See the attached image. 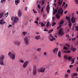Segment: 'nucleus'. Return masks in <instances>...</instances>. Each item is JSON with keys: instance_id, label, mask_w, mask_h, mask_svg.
<instances>
[{"instance_id": "f257e3e1", "label": "nucleus", "mask_w": 78, "mask_h": 78, "mask_svg": "<svg viewBox=\"0 0 78 78\" xmlns=\"http://www.w3.org/2000/svg\"><path fill=\"white\" fill-rule=\"evenodd\" d=\"M62 8H60L58 10V13L56 15L55 17L57 18L58 19H59V18L60 17V16L59 15V14H61L62 15V13H63V9Z\"/></svg>"}, {"instance_id": "f03ea898", "label": "nucleus", "mask_w": 78, "mask_h": 78, "mask_svg": "<svg viewBox=\"0 0 78 78\" xmlns=\"http://www.w3.org/2000/svg\"><path fill=\"white\" fill-rule=\"evenodd\" d=\"M5 59V55H2L0 56V65L4 66V60Z\"/></svg>"}, {"instance_id": "7ed1b4c3", "label": "nucleus", "mask_w": 78, "mask_h": 78, "mask_svg": "<svg viewBox=\"0 0 78 78\" xmlns=\"http://www.w3.org/2000/svg\"><path fill=\"white\" fill-rule=\"evenodd\" d=\"M8 55H9L10 58L12 59V60H14V59H15L16 56L15 55V54H14V53H11V52H9L8 53Z\"/></svg>"}, {"instance_id": "20e7f679", "label": "nucleus", "mask_w": 78, "mask_h": 78, "mask_svg": "<svg viewBox=\"0 0 78 78\" xmlns=\"http://www.w3.org/2000/svg\"><path fill=\"white\" fill-rule=\"evenodd\" d=\"M28 64H29V62L28 61H26L24 62L23 65V68H26V67L28 66Z\"/></svg>"}, {"instance_id": "39448f33", "label": "nucleus", "mask_w": 78, "mask_h": 78, "mask_svg": "<svg viewBox=\"0 0 78 78\" xmlns=\"http://www.w3.org/2000/svg\"><path fill=\"white\" fill-rule=\"evenodd\" d=\"M24 41L25 42L26 45H28L29 44L28 40V38L27 37H25L24 39Z\"/></svg>"}, {"instance_id": "423d86ee", "label": "nucleus", "mask_w": 78, "mask_h": 78, "mask_svg": "<svg viewBox=\"0 0 78 78\" xmlns=\"http://www.w3.org/2000/svg\"><path fill=\"white\" fill-rule=\"evenodd\" d=\"M19 21V18L17 16H15L14 18V21L13 22L14 23H17Z\"/></svg>"}, {"instance_id": "0eeeda50", "label": "nucleus", "mask_w": 78, "mask_h": 78, "mask_svg": "<svg viewBox=\"0 0 78 78\" xmlns=\"http://www.w3.org/2000/svg\"><path fill=\"white\" fill-rule=\"evenodd\" d=\"M49 36H50L49 37V38L50 39V41H53V40H55V38L53 37L51 34H50Z\"/></svg>"}, {"instance_id": "6e6552de", "label": "nucleus", "mask_w": 78, "mask_h": 78, "mask_svg": "<svg viewBox=\"0 0 78 78\" xmlns=\"http://www.w3.org/2000/svg\"><path fill=\"white\" fill-rule=\"evenodd\" d=\"M22 14V11L20 10H19L18 11V17H21Z\"/></svg>"}, {"instance_id": "1a4fd4ad", "label": "nucleus", "mask_w": 78, "mask_h": 78, "mask_svg": "<svg viewBox=\"0 0 78 78\" xmlns=\"http://www.w3.org/2000/svg\"><path fill=\"white\" fill-rule=\"evenodd\" d=\"M36 74V66H34V69L33 70V75H35Z\"/></svg>"}, {"instance_id": "9d476101", "label": "nucleus", "mask_w": 78, "mask_h": 78, "mask_svg": "<svg viewBox=\"0 0 78 78\" xmlns=\"http://www.w3.org/2000/svg\"><path fill=\"white\" fill-rule=\"evenodd\" d=\"M76 20V19L74 16H73L71 19V21L72 22V23H74L75 22V21Z\"/></svg>"}, {"instance_id": "9b49d317", "label": "nucleus", "mask_w": 78, "mask_h": 78, "mask_svg": "<svg viewBox=\"0 0 78 78\" xmlns=\"http://www.w3.org/2000/svg\"><path fill=\"white\" fill-rule=\"evenodd\" d=\"M6 22H4V20L2 18L1 20H0V25H4Z\"/></svg>"}, {"instance_id": "f8f14e48", "label": "nucleus", "mask_w": 78, "mask_h": 78, "mask_svg": "<svg viewBox=\"0 0 78 78\" xmlns=\"http://www.w3.org/2000/svg\"><path fill=\"white\" fill-rule=\"evenodd\" d=\"M45 68H41L39 69V71L41 73H44L45 72Z\"/></svg>"}, {"instance_id": "ddd939ff", "label": "nucleus", "mask_w": 78, "mask_h": 78, "mask_svg": "<svg viewBox=\"0 0 78 78\" xmlns=\"http://www.w3.org/2000/svg\"><path fill=\"white\" fill-rule=\"evenodd\" d=\"M62 31H63V30H62V29L60 28L59 29V31L58 32V34L60 35L61 34V35H63V34L62 33Z\"/></svg>"}, {"instance_id": "4468645a", "label": "nucleus", "mask_w": 78, "mask_h": 78, "mask_svg": "<svg viewBox=\"0 0 78 78\" xmlns=\"http://www.w3.org/2000/svg\"><path fill=\"white\" fill-rule=\"evenodd\" d=\"M14 43L15 44H16V45H18V46H19V45H20V42H19V41H15L14 42Z\"/></svg>"}, {"instance_id": "2eb2a0df", "label": "nucleus", "mask_w": 78, "mask_h": 78, "mask_svg": "<svg viewBox=\"0 0 78 78\" xmlns=\"http://www.w3.org/2000/svg\"><path fill=\"white\" fill-rule=\"evenodd\" d=\"M15 2L16 5H17L20 3V0H16Z\"/></svg>"}, {"instance_id": "dca6fc26", "label": "nucleus", "mask_w": 78, "mask_h": 78, "mask_svg": "<svg viewBox=\"0 0 78 78\" xmlns=\"http://www.w3.org/2000/svg\"><path fill=\"white\" fill-rule=\"evenodd\" d=\"M58 50V48H56L53 49V52L54 53H56Z\"/></svg>"}, {"instance_id": "f3484780", "label": "nucleus", "mask_w": 78, "mask_h": 78, "mask_svg": "<svg viewBox=\"0 0 78 78\" xmlns=\"http://www.w3.org/2000/svg\"><path fill=\"white\" fill-rule=\"evenodd\" d=\"M35 39L37 40H39V39H41V37H40V36L38 35L35 37Z\"/></svg>"}, {"instance_id": "a211bd4d", "label": "nucleus", "mask_w": 78, "mask_h": 78, "mask_svg": "<svg viewBox=\"0 0 78 78\" xmlns=\"http://www.w3.org/2000/svg\"><path fill=\"white\" fill-rule=\"evenodd\" d=\"M71 50H72L73 51V52H75L76 50V48H75L73 47L71 48Z\"/></svg>"}, {"instance_id": "6ab92c4d", "label": "nucleus", "mask_w": 78, "mask_h": 78, "mask_svg": "<svg viewBox=\"0 0 78 78\" xmlns=\"http://www.w3.org/2000/svg\"><path fill=\"white\" fill-rule=\"evenodd\" d=\"M4 13L3 12H1L0 13V19H2V17H3V16Z\"/></svg>"}, {"instance_id": "aec40b11", "label": "nucleus", "mask_w": 78, "mask_h": 78, "mask_svg": "<svg viewBox=\"0 0 78 78\" xmlns=\"http://www.w3.org/2000/svg\"><path fill=\"white\" fill-rule=\"evenodd\" d=\"M58 12V9H55L54 11V13H53V15H54V14H55L56 13H57Z\"/></svg>"}, {"instance_id": "412c9836", "label": "nucleus", "mask_w": 78, "mask_h": 78, "mask_svg": "<svg viewBox=\"0 0 78 78\" xmlns=\"http://www.w3.org/2000/svg\"><path fill=\"white\" fill-rule=\"evenodd\" d=\"M66 20H68V22L71 21V20H70V18H69V17H67V16H66Z\"/></svg>"}, {"instance_id": "4be33fe9", "label": "nucleus", "mask_w": 78, "mask_h": 78, "mask_svg": "<svg viewBox=\"0 0 78 78\" xmlns=\"http://www.w3.org/2000/svg\"><path fill=\"white\" fill-rule=\"evenodd\" d=\"M69 26V27H72V23H71V21L68 22Z\"/></svg>"}, {"instance_id": "5701e85b", "label": "nucleus", "mask_w": 78, "mask_h": 78, "mask_svg": "<svg viewBox=\"0 0 78 78\" xmlns=\"http://www.w3.org/2000/svg\"><path fill=\"white\" fill-rule=\"evenodd\" d=\"M61 52L60 51H59L58 53V56L59 58H61Z\"/></svg>"}, {"instance_id": "b1692460", "label": "nucleus", "mask_w": 78, "mask_h": 78, "mask_svg": "<svg viewBox=\"0 0 78 78\" xmlns=\"http://www.w3.org/2000/svg\"><path fill=\"white\" fill-rule=\"evenodd\" d=\"M50 9V7L49 6H48L47 8V13H48L49 12V9Z\"/></svg>"}, {"instance_id": "393cba45", "label": "nucleus", "mask_w": 78, "mask_h": 78, "mask_svg": "<svg viewBox=\"0 0 78 78\" xmlns=\"http://www.w3.org/2000/svg\"><path fill=\"white\" fill-rule=\"evenodd\" d=\"M71 62H72L71 63V64H74L75 63V60L74 59H72L71 60Z\"/></svg>"}, {"instance_id": "a878e982", "label": "nucleus", "mask_w": 78, "mask_h": 78, "mask_svg": "<svg viewBox=\"0 0 78 78\" xmlns=\"http://www.w3.org/2000/svg\"><path fill=\"white\" fill-rule=\"evenodd\" d=\"M58 3L59 5H62V2H61L60 1H58Z\"/></svg>"}, {"instance_id": "bb28decb", "label": "nucleus", "mask_w": 78, "mask_h": 78, "mask_svg": "<svg viewBox=\"0 0 78 78\" xmlns=\"http://www.w3.org/2000/svg\"><path fill=\"white\" fill-rule=\"evenodd\" d=\"M49 24H50V23L49 22H48L46 24V27H48V26H49Z\"/></svg>"}, {"instance_id": "cd10ccee", "label": "nucleus", "mask_w": 78, "mask_h": 78, "mask_svg": "<svg viewBox=\"0 0 78 78\" xmlns=\"http://www.w3.org/2000/svg\"><path fill=\"white\" fill-rule=\"evenodd\" d=\"M73 76H76L78 75V74L77 73H73Z\"/></svg>"}, {"instance_id": "c85d7f7f", "label": "nucleus", "mask_w": 78, "mask_h": 78, "mask_svg": "<svg viewBox=\"0 0 78 78\" xmlns=\"http://www.w3.org/2000/svg\"><path fill=\"white\" fill-rule=\"evenodd\" d=\"M68 59H69L68 61H70L72 59V57L70 56H69Z\"/></svg>"}, {"instance_id": "c756f323", "label": "nucleus", "mask_w": 78, "mask_h": 78, "mask_svg": "<svg viewBox=\"0 0 78 78\" xmlns=\"http://www.w3.org/2000/svg\"><path fill=\"white\" fill-rule=\"evenodd\" d=\"M75 30L76 31H78V26H75Z\"/></svg>"}, {"instance_id": "7c9ffc66", "label": "nucleus", "mask_w": 78, "mask_h": 78, "mask_svg": "<svg viewBox=\"0 0 78 78\" xmlns=\"http://www.w3.org/2000/svg\"><path fill=\"white\" fill-rule=\"evenodd\" d=\"M64 58L65 59H68V57L67 56V55H65L64 56Z\"/></svg>"}, {"instance_id": "2f4dec72", "label": "nucleus", "mask_w": 78, "mask_h": 78, "mask_svg": "<svg viewBox=\"0 0 78 78\" xmlns=\"http://www.w3.org/2000/svg\"><path fill=\"white\" fill-rule=\"evenodd\" d=\"M6 2V0H1L0 2L2 3H3V2Z\"/></svg>"}, {"instance_id": "473e14b6", "label": "nucleus", "mask_w": 78, "mask_h": 78, "mask_svg": "<svg viewBox=\"0 0 78 78\" xmlns=\"http://www.w3.org/2000/svg\"><path fill=\"white\" fill-rule=\"evenodd\" d=\"M53 31V29H51V30H49V31L48 32V33H49V34L51 33V32H52V31Z\"/></svg>"}, {"instance_id": "72a5a7b5", "label": "nucleus", "mask_w": 78, "mask_h": 78, "mask_svg": "<svg viewBox=\"0 0 78 78\" xmlns=\"http://www.w3.org/2000/svg\"><path fill=\"white\" fill-rule=\"evenodd\" d=\"M22 34L24 35V36H25L26 34H27V32H22Z\"/></svg>"}, {"instance_id": "f704fd0d", "label": "nucleus", "mask_w": 78, "mask_h": 78, "mask_svg": "<svg viewBox=\"0 0 78 78\" xmlns=\"http://www.w3.org/2000/svg\"><path fill=\"white\" fill-rule=\"evenodd\" d=\"M41 27H44V26H45V24H43V23L41 22Z\"/></svg>"}, {"instance_id": "c9c22d12", "label": "nucleus", "mask_w": 78, "mask_h": 78, "mask_svg": "<svg viewBox=\"0 0 78 78\" xmlns=\"http://www.w3.org/2000/svg\"><path fill=\"white\" fill-rule=\"evenodd\" d=\"M41 48H38L37 49V51H39V52H40V51H41Z\"/></svg>"}, {"instance_id": "e433bc0d", "label": "nucleus", "mask_w": 78, "mask_h": 78, "mask_svg": "<svg viewBox=\"0 0 78 78\" xmlns=\"http://www.w3.org/2000/svg\"><path fill=\"white\" fill-rule=\"evenodd\" d=\"M56 24V23H55V22H53L52 23V27H53V26H54V25H55Z\"/></svg>"}, {"instance_id": "4c0bfd02", "label": "nucleus", "mask_w": 78, "mask_h": 78, "mask_svg": "<svg viewBox=\"0 0 78 78\" xmlns=\"http://www.w3.org/2000/svg\"><path fill=\"white\" fill-rule=\"evenodd\" d=\"M20 62L21 63H23V62H24V61L23 60H21L20 61Z\"/></svg>"}, {"instance_id": "58836bf2", "label": "nucleus", "mask_w": 78, "mask_h": 78, "mask_svg": "<svg viewBox=\"0 0 78 78\" xmlns=\"http://www.w3.org/2000/svg\"><path fill=\"white\" fill-rule=\"evenodd\" d=\"M62 25H60L57 28V30H59V28H60L62 27Z\"/></svg>"}, {"instance_id": "ea45409f", "label": "nucleus", "mask_w": 78, "mask_h": 78, "mask_svg": "<svg viewBox=\"0 0 78 78\" xmlns=\"http://www.w3.org/2000/svg\"><path fill=\"white\" fill-rule=\"evenodd\" d=\"M33 11L34 13L35 14H36V13H37V11H36V10H34V9H33Z\"/></svg>"}, {"instance_id": "a19ab883", "label": "nucleus", "mask_w": 78, "mask_h": 78, "mask_svg": "<svg viewBox=\"0 0 78 78\" xmlns=\"http://www.w3.org/2000/svg\"><path fill=\"white\" fill-rule=\"evenodd\" d=\"M63 49L64 50H67L68 49H67V48L66 46H64L63 48Z\"/></svg>"}, {"instance_id": "79ce46f5", "label": "nucleus", "mask_w": 78, "mask_h": 78, "mask_svg": "<svg viewBox=\"0 0 78 78\" xmlns=\"http://www.w3.org/2000/svg\"><path fill=\"white\" fill-rule=\"evenodd\" d=\"M75 2L77 5H78V0H75Z\"/></svg>"}, {"instance_id": "37998d69", "label": "nucleus", "mask_w": 78, "mask_h": 78, "mask_svg": "<svg viewBox=\"0 0 78 78\" xmlns=\"http://www.w3.org/2000/svg\"><path fill=\"white\" fill-rule=\"evenodd\" d=\"M44 28L45 29L44 30V31H48V30H47V29L45 28Z\"/></svg>"}, {"instance_id": "c03bdc74", "label": "nucleus", "mask_w": 78, "mask_h": 78, "mask_svg": "<svg viewBox=\"0 0 78 78\" xmlns=\"http://www.w3.org/2000/svg\"><path fill=\"white\" fill-rule=\"evenodd\" d=\"M64 21H61L60 22V25H62V24H63V23H64Z\"/></svg>"}, {"instance_id": "a18cd8bd", "label": "nucleus", "mask_w": 78, "mask_h": 78, "mask_svg": "<svg viewBox=\"0 0 78 78\" xmlns=\"http://www.w3.org/2000/svg\"><path fill=\"white\" fill-rule=\"evenodd\" d=\"M43 10H44V7H43L41 9V12H43Z\"/></svg>"}, {"instance_id": "49530a36", "label": "nucleus", "mask_w": 78, "mask_h": 78, "mask_svg": "<svg viewBox=\"0 0 78 78\" xmlns=\"http://www.w3.org/2000/svg\"><path fill=\"white\" fill-rule=\"evenodd\" d=\"M68 76H69V75H68V74H66L65 75V77L66 78H68Z\"/></svg>"}, {"instance_id": "de8ad7c7", "label": "nucleus", "mask_w": 78, "mask_h": 78, "mask_svg": "<svg viewBox=\"0 0 78 78\" xmlns=\"http://www.w3.org/2000/svg\"><path fill=\"white\" fill-rule=\"evenodd\" d=\"M67 53H70L71 52V51L70 50H68L67 51Z\"/></svg>"}, {"instance_id": "09e8293b", "label": "nucleus", "mask_w": 78, "mask_h": 78, "mask_svg": "<svg viewBox=\"0 0 78 78\" xmlns=\"http://www.w3.org/2000/svg\"><path fill=\"white\" fill-rule=\"evenodd\" d=\"M41 2H42V5H44V0H42L41 1Z\"/></svg>"}, {"instance_id": "8fccbe9b", "label": "nucleus", "mask_w": 78, "mask_h": 78, "mask_svg": "<svg viewBox=\"0 0 78 78\" xmlns=\"http://www.w3.org/2000/svg\"><path fill=\"white\" fill-rule=\"evenodd\" d=\"M34 23H36V24H37V25H38V22L37 21H34Z\"/></svg>"}, {"instance_id": "3c124183", "label": "nucleus", "mask_w": 78, "mask_h": 78, "mask_svg": "<svg viewBox=\"0 0 78 78\" xmlns=\"http://www.w3.org/2000/svg\"><path fill=\"white\" fill-rule=\"evenodd\" d=\"M66 45H67L68 47H70V45H69L68 44H66Z\"/></svg>"}, {"instance_id": "603ef678", "label": "nucleus", "mask_w": 78, "mask_h": 78, "mask_svg": "<svg viewBox=\"0 0 78 78\" xmlns=\"http://www.w3.org/2000/svg\"><path fill=\"white\" fill-rule=\"evenodd\" d=\"M67 72H68L69 73H70V70H68L67 71Z\"/></svg>"}, {"instance_id": "864d4df0", "label": "nucleus", "mask_w": 78, "mask_h": 78, "mask_svg": "<svg viewBox=\"0 0 78 78\" xmlns=\"http://www.w3.org/2000/svg\"><path fill=\"white\" fill-rule=\"evenodd\" d=\"M37 7H38L39 9H40V5L39 4L38 5Z\"/></svg>"}, {"instance_id": "5fc2aeb1", "label": "nucleus", "mask_w": 78, "mask_h": 78, "mask_svg": "<svg viewBox=\"0 0 78 78\" xmlns=\"http://www.w3.org/2000/svg\"><path fill=\"white\" fill-rule=\"evenodd\" d=\"M66 37H68V38H69V34H67L66 35Z\"/></svg>"}, {"instance_id": "6e6d98bb", "label": "nucleus", "mask_w": 78, "mask_h": 78, "mask_svg": "<svg viewBox=\"0 0 78 78\" xmlns=\"http://www.w3.org/2000/svg\"><path fill=\"white\" fill-rule=\"evenodd\" d=\"M75 39H76V38H72V41H75Z\"/></svg>"}, {"instance_id": "4d7b16f0", "label": "nucleus", "mask_w": 78, "mask_h": 78, "mask_svg": "<svg viewBox=\"0 0 78 78\" xmlns=\"http://www.w3.org/2000/svg\"><path fill=\"white\" fill-rule=\"evenodd\" d=\"M73 67V65H71L69 66V67L70 68H71V67Z\"/></svg>"}, {"instance_id": "13d9d810", "label": "nucleus", "mask_w": 78, "mask_h": 78, "mask_svg": "<svg viewBox=\"0 0 78 78\" xmlns=\"http://www.w3.org/2000/svg\"><path fill=\"white\" fill-rule=\"evenodd\" d=\"M41 25V22H39V23H38V25H39V26H40V25Z\"/></svg>"}, {"instance_id": "bf43d9fd", "label": "nucleus", "mask_w": 78, "mask_h": 78, "mask_svg": "<svg viewBox=\"0 0 78 78\" xmlns=\"http://www.w3.org/2000/svg\"><path fill=\"white\" fill-rule=\"evenodd\" d=\"M14 19V17H12L11 18V20H13V19Z\"/></svg>"}, {"instance_id": "052dcab7", "label": "nucleus", "mask_w": 78, "mask_h": 78, "mask_svg": "<svg viewBox=\"0 0 78 78\" xmlns=\"http://www.w3.org/2000/svg\"><path fill=\"white\" fill-rule=\"evenodd\" d=\"M27 8H28V7H25V10H26V11H27Z\"/></svg>"}, {"instance_id": "680f3d73", "label": "nucleus", "mask_w": 78, "mask_h": 78, "mask_svg": "<svg viewBox=\"0 0 78 78\" xmlns=\"http://www.w3.org/2000/svg\"><path fill=\"white\" fill-rule=\"evenodd\" d=\"M44 55H47V52H44Z\"/></svg>"}, {"instance_id": "e2e57ef3", "label": "nucleus", "mask_w": 78, "mask_h": 78, "mask_svg": "<svg viewBox=\"0 0 78 78\" xmlns=\"http://www.w3.org/2000/svg\"><path fill=\"white\" fill-rule=\"evenodd\" d=\"M71 77L72 78H74V76L73 75H71Z\"/></svg>"}, {"instance_id": "0e129e2a", "label": "nucleus", "mask_w": 78, "mask_h": 78, "mask_svg": "<svg viewBox=\"0 0 78 78\" xmlns=\"http://www.w3.org/2000/svg\"><path fill=\"white\" fill-rule=\"evenodd\" d=\"M67 11H66L64 12V14H67Z\"/></svg>"}, {"instance_id": "69168bd1", "label": "nucleus", "mask_w": 78, "mask_h": 78, "mask_svg": "<svg viewBox=\"0 0 78 78\" xmlns=\"http://www.w3.org/2000/svg\"><path fill=\"white\" fill-rule=\"evenodd\" d=\"M36 33L37 34H40L38 32H37Z\"/></svg>"}, {"instance_id": "338daca9", "label": "nucleus", "mask_w": 78, "mask_h": 78, "mask_svg": "<svg viewBox=\"0 0 78 78\" xmlns=\"http://www.w3.org/2000/svg\"><path fill=\"white\" fill-rule=\"evenodd\" d=\"M64 52L65 53H67V51H64Z\"/></svg>"}, {"instance_id": "774afa93", "label": "nucleus", "mask_w": 78, "mask_h": 78, "mask_svg": "<svg viewBox=\"0 0 78 78\" xmlns=\"http://www.w3.org/2000/svg\"><path fill=\"white\" fill-rule=\"evenodd\" d=\"M76 71H77V72H78V66L76 68Z\"/></svg>"}]
</instances>
